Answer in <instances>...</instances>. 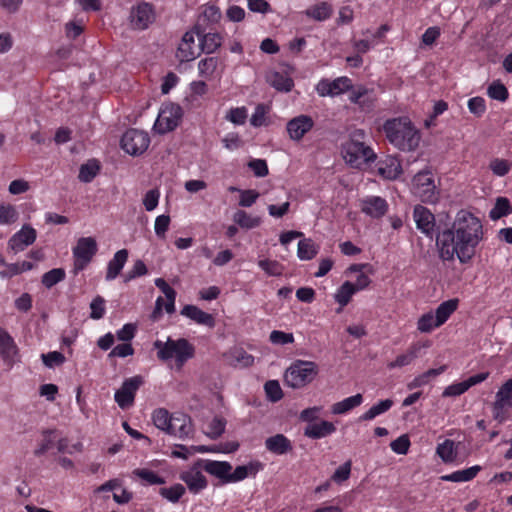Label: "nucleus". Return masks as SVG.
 Instances as JSON below:
<instances>
[{
    "label": "nucleus",
    "instance_id": "69168bd1",
    "mask_svg": "<svg viewBox=\"0 0 512 512\" xmlns=\"http://www.w3.org/2000/svg\"><path fill=\"white\" fill-rule=\"evenodd\" d=\"M249 168L253 171L256 177H265L268 175V166L265 160L254 159L248 163Z\"/></svg>",
    "mask_w": 512,
    "mask_h": 512
},
{
    "label": "nucleus",
    "instance_id": "2eb2a0df",
    "mask_svg": "<svg viewBox=\"0 0 512 512\" xmlns=\"http://www.w3.org/2000/svg\"><path fill=\"white\" fill-rule=\"evenodd\" d=\"M314 125L313 119L308 115H299L289 120L286 126L289 137L299 141L309 132Z\"/></svg>",
    "mask_w": 512,
    "mask_h": 512
},
{
    "label": "nucleus",
    "instance_id": "e433bc0d",
    "mask_svg": "<svg viewBox=\"0 0 512 512\" xmlns=\"http://www.w3.org/2000/svg\"><path fill=\"white\" fill-rule=\"evenodd\" d=\"M318 253V246L315 245L312 239L305 238L298 242L297 255L301 260H311Z\"/></svg>",
    "mask_w": 512,
    "mask_h": 512
},
{
    "label": "nucleus",
    "instance_id": "338daca9",
    "mask_svg": "<svg viewBox=\"0 0 512 512\" xmlns=\"http://www.w3.org/2000/svg\"><path fill=\"white\" fill-rule=\"evenodd\" d=\"M350 473L351 461H347L335 470L334 474L332 475V480L337 483H341L349 478Z\"/></svg>",
    "mask_w": 512,
    "mask_h": 512
},
{
    "label": "nucleus",
    "instance_id": "a18cd8bd",
    "mask_svg": "<svg viewBox=\"0 0 512 512\" xmlns=\"http://www.w3.org/2000/svg\"><path fill=\"white\" fill-rule=\"evenodd\" d=\"M487 94L490 98L501 102L506 101L509 95L507 88L500 81H494L489 85Z\"/></svg>",
    "mask_w": 512,
    "mask_h": 512
},
{
    "label": "nucleus",
    "instance_id": "ddd939ff",
    "mask_svg": "<svg viewBox=\"0 0 512 512\" xmlns=\"http://www.w3.org/2000/svg\"><path fill=\"white\" fill-rule=\"evenodd\" d=\"M37 232L36 230L25 224L22 226L21 230L15 233L8 241V250L12 251L14 254L23 251L26 247L33 244L36 240Z\"/></svg>",
    "mask_w": 512,
    "mask_h": 512
},
{
    "label": "nucleus",
    "instance_id": "e2e57ef3",
    "mask_svg": "<svg viewBox=\"0 0 512 512\" xmlns=\"http://www.w3.org/2000/svg\"><path fill=\"white\" fill-rule=\"evenodd\" d=\"M270 341L273 344L285 345L292 343L294 341V337L292 333H285L282 331L274 330L270 333L269 336Z\"/></svg>",
    "mask_w": 512,
    "mask_h": 512
},
{
    "label": "nucleus",
    "instance_id": "ea45409f",
    "mask_svg": "<svg viewBox=\"0 0 512 512\" xmlns=\"http://www.w3.org/2000/svg\"><path fill=\"white\" fill-rule=\"evenodd\" d=\"M436 453L442 459L443 462H453L456 458L454 441L446 439L443 443L437 446Z\"/></svg>",
    "mask_w": 512,
    "mask_h": 512
},
{
    "label": "nucleus",
    "instance_id": "0e129e2a",
    "mask_svg": "<svg viewBox=\"0 0 512 512\" xmlns=\"http://www.w3.org/2000/svg\"><path fill=\"white\" fill-rule=\"evenodd\" d=\"M468 109L469 111L480 117L485 113L486 106L485 100L482 97H473L468 101Z\"/></svg>",
    "mask_w": 512,
    "mask_h": 512
},
{
    "label": "nucleus",
    "instance_id": "09e8293b",
    "mask_svg": "<svg viewBox=\"0 0 512 512\" xmlns=\"http://www.w3.org/2000/svg\"><path fill=\"white\" fill-rule=\"evenodd\" d=\"M133 474L149 485H162L165 483L164 478L158 476L155 472L148 469H135Z\"/></svg>",
    "mask_w": 512,
    "mask_h": 512
},
{
    "label": "nucleus",
    "instance_id": "37998d69",
    "mask_svg": "<svg viewBox=\"0 0 512 512\" xmlns=\"http://www.w3.org/2000/svg\"><path fill=\"white\" fill-rule=\"evenodd\" d=\"M201 53L199 45L193 46L186 43H180L177 51V57L180 61L188 62L194 60Z\"/></svg>",
    "mask_w": 512,
    "mask_h": 512
},
{
    "label": "nucleus",
    "instance_id": "a19ab883",
    "mask_svg": "<svg viewBox=\"0 0 512 512\" xmlns=\"http://www.w3.org/2000/svg\"><path fill=\"white\" fill-rule=\"evenodd\" d=\"M355 293L356 290L354 289V284L352 282L346 281L339 287L334 298L335 301L343 307L350 302L353 294Z\"/></svg>",
    "mask_w": 512,
    "mask_h": 512
},
{
    "label": "nucleus",
    "instance_id": "a211bd4d",
    "mask_svg": "<svg viewBox=\"0 0 512 512\" xmlns=\"http://www.w3.org/2000/svg\"><path fill=\"white\" fill-rule=\"evenodd\" d=\"M18 355V347L11 335L4 329L0 328V357L3 361L12 366Z\"/></svg>",
    "mask_w": 512,
    "mask_h": 512
},
{
    "label": "nucleus",
    "instance_id": "a878e982",
    "mask_svg": "<svg viewBox=\"0 0 512 512\" xmlns=\"http://www.w3.org/2000/svg\"><path fill=\"white\" fill-rule=\"evenodd\" d=\"M204 470L210 475L219 478L222 483H228V477L232 470V465L226 461L206 460V463H204Z\"/></svg>",
    "mask_w": 512,
    "mask_h": 512
},
{
    "label": "nucleus",
    "instance_id": "72a5a7b5",
    "mask_svg": "<svg viewBox=\"0 0 512 512\" xmlns=\"http://www.w3.org/2000/svg\"><path fill=\"white\" fill-rule=\"evenodd\" d=\"M99 170V162L96 159H90L80 166L78 178L83 183H89L96 177Z\"/></svg>",
    "mask_w": 512,
    "mask_h": 512
},
{
    "label": "nucleus",
    "instance_id": "6e6d98bb",
    "mask_svg": "<svg viewBox=\"0 0 512 512\" xmlns=\"http://www.w3.org/2000/svg\"><path fill=\"white\" fill-rule=\"evenodd\" d=\"M90 318L99 320L105 314V299L102 296H96L90 303Z\"/></svg>",
    "mask_w": 512,
    "mask_h": 512
},
{
    "label": "nucleus",
    "instance_id": "9d476101",
    "mask_svg": "<svg viewBox=\"0 0 512 512\" xmlns=\"http://www.w3.org/2000/svg\"><path fill=\"white\" fill-rule=\"evenodd\" d=\"M143 384V378L139 375L126 379L120 389L115 393V401L120 408L130 407L135 398L136 391Z\"/></svg>",
    "mask_w": 512,
    "mask_h": 512
},
{
    "label": "nucleus",
    "instance_id": "7c9ffc66",
    "mask_svg": "<svg viewBox=\"0 0 512 512\" xmlns=\"http://www.w3.org/2000/svg\"><path fill=\"white\" fill-rule=\"evenodd\" d=\"M420 344H413L406 353L396 357V359L390 362L387 366L389 369L404 367L409 365L414 359H416L421 350Z\"/></svg>",
    "mask_w": 512,
    "mask_h": 512
},
{
    "label": "nucleus",
    "instance_id": "f03ea898",
    "mask_svg": "<svg viewBox=\"0 0 512 512\" xmlns=\"http://www.w3.org/2000/svg\"><path fill=\"white\" fill-rule=\"evenodd\" d=\"M383 131L388 141L402 151H414L420 142V133L407 117L385 121Z\"/></svg>",
    "mask_w": 512,
    "mask_h": 512
},
{
    "label": "nucleus",
    "instance_id": "473e14b6",
    "mask_svg": "<svg viewBox=\"0 0 512 512\" xmlns=\"http://www.w3.org/2000/svg\"><path fill=\"white\" fill-rule=\"evenodd\" d=\"M229 363L233 366L248 367L254 362V357L242 348L231 350L228 355Z\"/></svg>",
    "mask_w": 512,
    "mask_h": 512
},
{
    "label": "nucleus",
    "instance_id": "bb28decb",
    "mask_svg": "<svg viewBox=\"0 0 512 512\" xmlns=\"http://www.w3.org/2000/svg\"><path fill=\"white\" fill-rule=\"evenodd\" d=\"M262 467L263 465L258 461L249 462L247 465L237 466L233 473H229L228 483L241 481L249 475L255 476Z\"/></svg>",
    "mask_w": 512,
    "mask_h": 512
},
{
    "label": "nucleus",
    "instance_id": "4d7b16f0",
    "mask_svg": "<svg viewBox=\"0 0 512 512\" xmlns=\"http://www.w3.org/2000/svg\"><path fill=\"white\" fill-rule=\"evenodd\" d=\"M439 326L440 324H436L435 316L432 313H426L418 320V330L423 333L431 332L434 328Z\"/></svg>",
    "mask_w": 512,
    "mask_h": 512
},
{
    "label": "nucleus",
    "instance_id": "f704fd0d",
    "mask_svg": "<svg viewBox=\"0 0 512 512\" xmlns=\"http://www.w3.org/2000/svg\"><path fill=\"white\" fill-rule=\"evenodd\" d=\"M458 299H450L441 303L435 311L436 324H444L450 315L457 309Z\"/></svg>",
    "mask_w": 512,
    "mask_h": 512
},
{
    "label": "nucleus",
    "instance_id": "58836bf2",
    "mask_svg": "<svg viewBox=\"0 0 512 512\" xmlns=\"http://www.w3.org/2000/svg\"><path fill=\"white\" fill-rule=\"evenodd\" d=\"M66 277V272L63 268H54L42 275L41 283L47 289L52 288L54 285L63 281Z\"/></svg>",
    "mask_w": 512,
    "mask_h": 512
},
{
    "label": "nucleus",
    "instance_id": "aec40b11",
    "mask_svg": "<svg viewBox=\"0 0 512 512\" xmlns=\"http://www.w3.org/2000/svg\"><path fill=\"white\" fill-rule=\"evenodd\" d=\"M387 209L388 204L386 200L379 196H370L361 201L362 212L373 218H380L384 216Z\"/></svg>",
    "mask_w": 512,
    "mask_h": 512
},
{
    "label": "nucleus",
    "instance_id": "5701e85b",
    "mask_svg": "<svg viewBox=\"0 0 512 512\" xmlns=\"http://www.w3.org/2000/svg\"><path fill=\"white\" fill-rule=\"evenodd\" d=\"M180 479L186 483L189 491L193 494H197L207 487V480L200 471L189 470L182 472Z\"/></svg>",
    "mask_w": 512,
    "mask_h": 512
},
{
    "label": "nucleus",
    "instance_id": "c9c22d12",
    "mask_svg": "<svg viewBox=\"0 0 512 512\" xmlns=\"http://www.w3.org/2000/svg\"><path fill=\"white\" fill-rule=\"evenodd\" d=\"M393 405L391 399L381 400L379 403L373 405L369 410L362 414L359 418L360 421H370L377 416L387 412Z\"/></svg>",
    "mask_w": 512,
    "mask_h": 512
},
{
    "label": "nucleus",
    "instance_id": "f257e3e1",
    "mask_svg": "<svg viewBox=\"0 0 512 512\" xmlns=\"http://www.w3.org/2000/svg\"><path fill=\"white\" fill-rule=\"evenodd\" d=\"M483 238L481 221L471 212L460 210L451 225L439 231L436 245L443 261H452L455 256L465 264L475 254V248Z\"/></svg>",
    "mask_w": 512,
    "mask_h": 512
},
{
    "label": "nucleus",
    "instance_id": "6ab92c4d",
    "mask_svg": "<svg viewBox=\"0 0 512 512\" xmlns=\"http://www.w3.org/2000/svg\"><path fill=\"white\" fill-rule=\"evenodd\" d=\"M377 174L384 179H396L402 172L401 164L396 157L386 156L380 159L377 164Z\"/></svg>",
    "mask_w": 512,
    "mask_h": 512
},
{
    "label": "nucleus",
    "instance_id": "412c9836",
    "mask_svg": "<svg viewBox=\"0 0 512 512\" xmlns=\"http://www.w3.org/2000/svg\"><path fill=\"white\" fill-rule=\"evenodd\" d=\"M181 315L186 316L197 324L205 325L210 328L215 326L214 317L195 305H185L181 310Z\"/></svg>",
    "mask_w": 512,
    "mask_h": 512
},
{
    "label": "nucleus",
    "instance_id": "0eeeda50",
    "mask_svg": "<svg viewBox=\"0 0 512 512\" xmlns=\"http://www.w3.org/2000/svg\"><path fill=\"white\" fill-rule=\"evenodd\" d=\"M413 190L422 202L435 203L438 200L434 178L428 170L420 171L413 177Z\"/></svg>",
    "mask_w": 512,
    "mask_h": 512
},
{
    "label": "nucleus",
    "instance_id": "603ef678",
    "mask_svg": "<svg viewBox=\"0 0 512 512\" xmlns=\"http://www.w3.org/2000/svg\"><path fill=\"white\" fill-rule=\"evenodd\" d=\"M226 420L221 417H215L208 426L206 435L211 439L219 438L225 431Z\"/></svg>",
    "mask_w": 512,
    "mask_h": 512
},
{
    "label": "nucleus",
    "instance_id": "49530a36",
    "mask_svg": "<svg viewBox=\"0 0 512 512\" xmlns=\"http://www.w3.org/2000/svg\"><path fill=\"white\" fill-rule=\"evenodd\" d=\"M152 418H153L154 425L158 429H161L166 433L168 432L170 418H171V414L168 412V410H166L164 408H159L154 411Z\"/></svg>",
    "mask_w": 512,
    "mask_h": 512
},
{
    "label": "nucleus",
    "instance_id": "2f4dec72",
    "mask_svg": "<svg viewBox=\"0 0 512 512\" xmlns=\"http://www.w3.org/2000/svg\"><path fill=\"white\" fill-rule=\"evenodd\" d=\"M332 12V6L329 3L320 2L308 8L305 14L316 21H325L331 17Z\"/></svg>",
    "mask_w": 512,
    "mask_h": 512
},
{
    "label": "nucleus",
    "instance_id": "4468645a",
    "mask_svg": "<svg viewBox=\"0 0 512 512\" xmlns=\"http://www.w3.org/2000/svg\"><path fill=\"white\" fill-rule=\"evenodd\" d=\"M194 31L199 38L201 52L211 54L221 46L223 38L219 33L206 32L200 23L194 26Z\"/></svg>",
    "mask_w": 512,
    "mask_h": 512
},
{
    "label": "nucleus",
    "instance_id": "c03bdc74",
    "mask_svg": "<svg viewBox=\"0 0 512 512\" xmlns=\"http://www.w3.org/2000/svg\"><path fill=\"white\" fill-rule=\"evenodd\" d=\"M185 493V487L182 484H175L169 488H160L159 494L172 503H176Z\"/></svg>",
    "mask_w": 512,
    "mask_h": 512
},
{
    "label": "nucleus",
    "instance_id": "9b49d317",
    "mask_svg": "<svg viewBox=\"0 0 512 512\" xmlns=\"http://www.w3.org/2000/svg\"><path fill=\"white\" fill-rule=\"evenodd\" d=\"M505 408H512V378L508 379L496 393L493 416L498 421L505 419Z\"/></svg>",
    "mask_w": 512,
    "mask_h": 512
},
{
    "label": "nucleus",
    "instance_id": "c85d7f7f",
    "mask_svg": "<svg viewBox=\"0 0 512 512\" xmlns=\"http://www.w3.org/2000/svg\"><path fill=\"white\" fill-rule=\"evenodd\" d=\"M363 402L362 394L358 393L351 397L345 398L332 405L331 412L336 415L345 414L348 411L358 407Z\"/></svg>",
    "mask_w": 512,
    "mask_h": 512
},
{
    "label": "nucleus",
    "instance_id": "774afa93",
    "mask_svg": "<svg viewBox=\"0 0 512 512\" xmlns=\"http://www.w3.org/2000/svg\"><path fill=\"white\" fill-rule=\"evenodd\" d=\"M333 95H339L351 87V80L347 77H339L333 81H330Z\"/></svg>",
    "mask_w": 512,
    "mask_h": 512
},
{
    "label": "nucleus",
    "instance_id": "864d4df0",
    "mask_svg": "<svg viewBox=\"0 0 512 512\" xmlns=\"http://www.w3.org/2000/svg\"><path fill=\"white\" fill-rule=\"evenodd\" d=\"M41 359L43 364L48 368L61 366L66 360L65 356L58 351H52L46 354L43 353L41 354Z\"/></svg>",
    "mask_w": 512,
    "mask_h": 512
},
{
    "label": "nucleus",
    "instance_id": "79ce46f5",
    "mask_svg": "<svg viewBox=\"0 0 512 512\" xmlns=\"http://www.w3.org/2000/svg\"><path fill=\"white\" fill-rule=\"evenodd\" d=\"M511 213V205L507 198L499 197L496 200L494 207L489 212V217L492 220H498L503 216Z\"/></svg>",
    "mask_w": 512,
    "mask_h": 512
},
{
    "label": "nucleus",
    "instance_id": "20e7f679",
    "mask_svg": "<svg viewBox=\"0 0 512 512\" xmlns=\"http://www.w3.org/2000/svg\"><path fill=\"white\" fill-rule=\"evenodd\" d=\"M155 349L158 350L157 356L162 361H168L172 358L180 365L194 356L195 349L186 339L181 338L173 340L168 338L166 342L157 340L154 342Z\"/></svg>",
    "mask_w": 512,
    "mask_h": 512
},
{
    "label": "nucleus",
    "instance_id": "052dcab7",
    "mask_svg": "<svg viewBox=\"0 0 512 512\" xmlns=\"http://www.w3.org/2000/svg\"><path fill=\"white\" fill-rule=\"evenodd\" d=\"M56 429H45L42 431V435L44 436L43 442L40 446L34 450L35 456H41L45 454L53 445V440L51 439V435L56 433Z\"/></svg>",
    "mask_w": 512,
    "mask_h": 512
},
{
    "label": "nucleus",
    "instance_id": "13d9d810",
    "mask_svg": "<svg viewBox=\"0 0 512 512\" xmlns=\"http://www.w3.org/2000/svg\"><path fill=\"white\" fill-rule=\"evenodd\" d=\"M148 273L145 263L138 259L134 262L133 267L125 275L124 281L129 282L137 277L144 276Z\"/></svg>",
    "mask_w": 512,
    "mask_h": 512
},
{
    "label": "nucleus",
    "instance_id": "4be33fe9",
    "mask_svg": "<svg viewBox=\"0 0 512 512\" xmlns=\"http://www.w3.org/2000/svg\"><path fill=\"white\" fill-rule=\"evenodd\" d=\"M265 448L276 455H284L293 450L291 441L283 434H276L265 440Z\"/></svg>",
    "mask_w": 512,
    "mask_h": 512
},
{
    "label": "nucleus",
    "instance_id": "b1692460",
    "mask_svg": "<svg viewBox=\"0 0 512 512\" xmlns=\"http://www.w3.org/2000/svg\"><path fill=\"white\" fill-rule=\"evenodd\" d=\"M336 430L332 422L322 420L319 423H311L304 429V435L311 439L324 438Z\"/></svg>",
    "mask_w": 512,
    "mask_h": 512
},
{
    "label": "nucleus",
    "instance_id": "de8ad7c7",
    "mask_svg": "<svg viewBox=\"0 0 512 512\" xmlns=\"http://www.w3.org/2000/svg\"><path fill=\"white\" fill-rule=\"evenodd\" d=\"M18 212L16 211L15 207L8 204H0V224L2 225H10L17 221L18 219Z\"/></svg>",
    "mask_w": 512,
    "mask_h": 512
},
{
    "label": "nucleus",
    "instance_id": "3c124183",
    "mask_svg": "<svg viewBox=\"0 0 512 512\" xmlns=\"http://www.w3.org/2000/svg\"><path fill=\"white\" fill-rule=\"evenodd\" d=\"M219 64L218 57H207L198 63L199 73L203 77L211 76Z\"/></svg>",
    "mask_w": 512,
    "mask_h": 512
},
{
    "label": "nucleus",
    "instance_id": "dca6fc26",
    "mask_svg": "<svg viewBox=\"0 0 512 512\" xmlns=\"http://www.w3.org/2000/svg\"><path fill=\"white\" fill-rule=\"evenodd\" d=\"M154 19L152 6L148 3H141L131 9L130 21L136 29H146Z\"/></svg>",
    "mask_w": 512,
    "mask_h": 512
},
{
    "label": "nucleus",
    "instance_id": "5fc2aeb1",
    "mask_svg": "<svg viewBox=\"0 0 512 512\" xmlns=\"http://www.w3.org/2000/svg\"><path fill=\"white\" fill-rule=\"evenodd\" d=\"M259 267L269 276H280L283 273V266L276 260L263 259L258 262Z\"/></svg>",
    "mask_w": 512,
    "mask_h": 512
},
{
    "label": "nucleus",
    "instance_id": "1a4fd4ad",
    "mask_svg": "<svg viewBox=\"0 0 512 512\" xmlns=\"http://www.w3.org/2000/svg\"><path fill=\"white\" fill-rule=\"evenodd\" d=\"M97 242L93 237H81L73 248L75 273L83 270L97 253Z\"/></svg>",
    "mask_w": 512,
    "mask_h": 512
},
{
    "label": "nucleus",
    "instance_id": "f3484780",
    "mask_svg": "<svg viewBox=\"0 0 512 512\" xmlns=\"http://www.w3.org/2000/svg\"><path fill=\"white\" fill-rule=\"evenodd\" d=\"M416 226L426 236L432 237L435 227V217L426 207L417 205L413 211Z\"/></svg>",
    "mask_w": 512,
    "mask_h": 512
},
{
    "label": "nucleus",
    "instance_id": "7ed1b4c3",
    "mask_svg": "<svg viewBox=\"0 0 512 512\" xmlns=\"http://www.w3.org/2000/svg\"><path fill=\"white\" fill-rule=\"evenodd\" d=\"M363 136L362 130H356L351 139L342 145L343 158L346 163L357 169L374 162L377 158L372 148L360 141Z\"/></svg>",
    "mask_w": 512,
    "mask_h": 512
},
{
    "label": "nucleus",
    "instance_id": "bf43d9fd",
    "mask_svg": "<svg viewBox=\"0 0 512 512\" xmlns=\"http://www.w3.org/2000/svg\"><path fill=\"white\" fill-rule=\"evenodd\" d=\"M391 449L400 455L407 454L410 447V439L407 434H403L390 443Z\"/></svg>",
    "mask_w": 512,
    "mask_h": 512
},
{
    "label": "nucleus",
    "instance_id": "680f3d73",
    "mask_svg": "<svg viewBox=\"0 0 512 512\" xmlns=\"http://www.w3.org/2000/svg\"><path fill=\"white\" fill-rule=\"evenodd\" d=\"M490 169L497 176H505L510 171V164L507 160L496 158L491 161Z\"/></svg>",
    "mask_w": 512,
    "mask_h": 512
},
{
    "label": "nucleus",
    "instance_id": "4c0bfd02",
    "mask_svg": "<svg viewBox=\"0 0 512 512\" xmlns=\"http://www.w3.org/2000/svg\"><path fill=\"white\" fill-rule=\"evenodd\" d=\"M233 221L245 229L256 228L261 224L260 217H252L244 210H237L233 215Z\"/></svg>",
    "mask_w": 512,
    "mask_h": 512
},
{
    "label": "nucleus",
    "instance_id": "393cba45",
    "mask_svg": "<svg viewBox=\"0 0 512 512\" xmlns=\"http://www.w3.org/2000/svg\"><path fill=\"white\" fill-rule=\"evenodd\" d=\"M128 250L121 249L114 254V257L108 262L105 279L111 281L115 279L123 269L128 259Z\"/></svg>",
    "mask_w": 512,
    "mask_h": 512
},
{
    "label": "nucleus",
    "instance_id": "6e6552de",
    "mask_svg": "<svg viewBox=\"0 0 512 512\" xmlns=\"http://www.w3.org/2000/svg\"><path fill=\"white\" fill-rule=\"evenodd\" d=\"M150 143L147 132L138 129H128L121 138L122 149L132 156L144 153Z\"/></svg>",
    "mask_w": 512,
    "mask_h": 512
},
{
    "label": "nucleus",
    "instance_id": "8fccbe9b",
    "mask_svg": "<svg viewBox=\"0 0 512 512\" xmlns=\"http://www.w3.org/2000/svg\"><path fill=\"white\" fill-rule=\"evenodd\" d=\"M267 398L271 402H278L283 397V392L277 380H269L264 385Z\"/></svg>",
    "mask_w": 512,
    "mask_h": 512
},
{
    "label": "nucleus",
    "instance_id": "f8f14e48",
    "mask_svg": "<svg viewBox=\"0 0 512 512\" xmlns=\"http://www.w3.org/2000/svg\"><path fill=\"white\" fill-rule=\"evenodd\" d=\"M193 433V425L190 416L179 412L171 414L167 434L185 439L192 437Z\"/></svg>",
    "mask_w": 512,
    "mask_h": 512
},
{
    "label": "nucleus",
    "instance_id": "423d86ee",
    "mask_svg": "<svg viewBox=\"0 0 512 512\" xmlns=\"http://www.w3.org/2000/svg\"><path fill=\"white\" fill-rule=\"evenodd\" d=\"M182 117V108L178 104L167 103L160 109L154 123V130L159 134H165L174 130Z\"/></svg>",
    "mask_w": 512,
    "mask_h": 512
},
{
    "label": "nucleus",
    "instance_id": "39448f33",
    "mask_svg": "<svg viewBox=\"0 0 512 512\" xmlns=\"http://www.w3.org/2000/svg\"><path fill=\"white\" fill-rule=\"evenodd\" d=\"M318 372V366L311 361L297 360L285 372V383L292 388H301L312 382Z\"/></svg>",
    "mask_w": 512,
    "mask_h": 512
},
{
    "label": "nucleus",
    "instance_id": "cd10ccee",
    "mask_svg": "<svg viewBox=\"0 0 512 512\" xmlns=\"http://www.w3.org/2000/svg\"><path fill=\"white\" fill-rule=\"evenodd\" d=\"M266 81L273 88L281 92H289L294 85L292 78L276 71L269 72L266 76Z\"/></svg>",
    "mask_w": 512,
    "mask_h": 512
},
{
    "label": "nucleus",
    "instance_id": "c756f323",
    "mask_svg": "<svg viewBox=\"0 0 512 512\" xmlns=\"http://www.w3.org/2000/svg\"><path fill=\"white\" fill-rule=\"evenodd\" d=\"M480 470L481 467L476 465L464 470L455 471L448 475H443L441 479L447 482H466L472 480Z\"/></svg>",
    "mask_w": 512,
    "mask_h": 512
}]
</instances>
